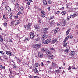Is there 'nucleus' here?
I'll use <instances>...</instances> for the list:
<instances>
[{"label": "nucleus", "mask_w": 78, "mask_h": 78, "mask_svg": "<svg viewBox=\"0 0 78 78\" xmlns=\"http://www.w3.org/2000/svg\"><path fill=\"white\" fill-rule=\"evenodd\" d=\"M19 21H16V24H15V25L16 26V25H18V24H19Z\"/></svg>", "instance_id": "72a5a7b5"}, {"label": "nucleus", "mask_w": 78, "mask_h": 78, "mask_svg": "<svg viewBox=\"0 0 78 78\" xmlns=\"http://www.w3.org/2000/svg\"><path fill=\"white\" fill-rule=\"evenodd\" d=\"M43 3L44 6L47 5V1L46 0H43Z\"/></svg>", "instance_id": "f3484780"}, {"label": "nucleus", "mask_w": 78, "mask_h": 78, "mask_svg": "<svg viewBox=\"0 0 78 78\" xmlns=\"http://www.w3.org/2000/svg\"><path fill=\"white\" fill-rule=\"evenodd\" d=\"M69 4H67L66 5V8H69Z\"/></svg>", "instance_id": "e433bc0d"}, {"label": "nucleus", "mask_w": 78, "mask_h": 78, "mask_svg": "<svg viewBox=\"0 0 78 78\" xmlns=\"http://www.w3.org/2000/svg\"><path fill=\"white\" fill-rule=\"evenodd\" d=\"M60 13V12L59 11H57L56 12V14H59Z\"/></svg>", "instance_id": "3c124183"}, {"label": "nucleus", "mask_w": 78, "mask_h": 78, "mask_svg": "<svg viewBox=\"0 0 78 78\" xmlns=\"http://www.w3.org/2000/svg\"><path fill=\"white\" fill-rule=\"evenodd\" d=\"M6 9L8 11H11V8H10L9 7H8V8H7Z\"/></svg>", "instance_id": "f704fd0d"}, {"label": "nucleus", "mask_w": 78, "mask_h": 78, "mask_svg": "<svg viewBox=\"0 0 78 78\" xmlns=\"http://www.w3.org/2000/svg\"><path fill=\"white\" fill-rule=\"evenodd\" d=\"M47 35H44L43 36V37H42V39L43 40H45V39L47 38Z\"/></svg>", "instance_id": "ddd939ff"}, {"label": "nucleus", "mask_w": 78, "mask_h": 78, "mask_svg": "<svg viewBox=\"0 0 78 78\" xmlns=\"http://www.w3.org/2000/svg\"><path fill=\"white\" fill-rule=\"evenodd\" d=\"M0 69H5V66L1 65L0 66Z\"/></svg>", "instance_id": "4be33fe9"}, {"label": "nucleus", "mask_w": 78, "mask_h": 78, "mask_svg": "<svg viewBox=\"0 0 78 78\" xmlns=\"http://www.w3.org/2000/svg\"><path fill=\"white\" fill-rule=\"evenodd\" d=\"M67 40H66V39L65 38V39H64L63 41V43H64V42L66 43V41H67Z\"/></svg>", "instance_id": "4d7b16f0"}, {"label": "nucleus", "mask_w": 78, "mask_h": 78, "mask_svg": "<svg viewBox=\"0 0 78 78\" xmlns=\"http://www.w3.org/2000/svg\"><path fill=\"white\" fill-rule=\"evenodd\" d=\"M71 69H72V67L69 66L67 69H68V70H71Z\"/></svg>", "instance_id": "c03bdc74"}, {"label": "nucleus", "mask_w": 78, "mask_h": 78, "mask_svg": "<svg viewBox=\"0 0 78 78\" xmlns=\"http://www.w3.org/2000/svg\"><path fill=\"white\" fill-rule=\"evenodd\" d=\"M34 66H35V67H37L38 66H39V64L37 63H36L35 64Z\"/></svg>", "instance_id": "7c9ffc66"}, {"label": "nucleus", "mask_w": 78, "mask_h": 78, "mask_svg": "<svg viewBox=\"0 0 78 78\" xmlns=\"http://www.w3.org/2000/svg\"><path fill=\"white\" fill-rule=\"evenodd\" d=\"M51 39H48L46 41H47V42H48H48H50V41H51Z\"/></svg>", "instance_id": "2f4dec72"}, {"label": "nucleus", "mask_w": 78, "mask_h": 78, "mask_svg": "<svg viewBox=\"0 0 78 78\" xmlns=\"http://www.w3.org/2000/svg\"><path fill=\"white\" fill-rule=\"evenodd\" d=\"M13 69H16V68H17V65L14 63V64H13Z\"/></svg>", "instance_id": "a878e982"}, {"label": "nucleus", "mask_w": 78, "mask_h": 78, "mask_svg": "<svg viewBox=\"0 0 78 78\" xmlns=\"http://www.w3.org/2000/svg\"><path fill=\"white\" fill-rule=\"evenodd\" d=\"M47 50V49H45L44 48H42L41 49V51H45V52H46Z\"/></svg>", "instance_id": "a211bd4d"}, {"label": "nucleus", "mask_w": 78, "mask_h": 78, "mask_svg": "<svg viewBox=\"0 0 78 78\" xmlns=\"http://www.w3.org/2000/svg\"><path fill=\"white\" fill-rule=\"evenodd\" d=\"M14 21H12L11 23V25H14Z\"/></svg>", "instance_id": "49530a36"}, {"label": "nucleus", "mask_w": 78, "mask_h": 78, "mask_svg": "<svg viewBox=\"0 0 78 78\" xmlns=\"http://www.w3.org/2000/svg\"><path fill=\"white\" fill-rule=\"evenodd\" d=\"M54 18V16H51L50 17V20H51V19H53Z\"/></svg>", "instance_id": "09e8293b"}, {"label": "nucleus", "mask_w": 78, "mask_h": 78, "mask_svg": "<svg viewBox=\"0 0 78 78\" xmlns=\"http://www.w3.org/2000/svg\"><path fill=\"white\" fill-rule=\"evenodd\" d=\"M49 58L50 59H52L53 58V55H51L49 57Z\"/></svg>", "instance_id": "bb28decb"}, {"label": "nucleus", "mask_w": 78, "mask_h": 78, "mask_svg": "<svg viewBox=\"0 0 78 78\" xmlns=\"http://www.w3.org/2000/svg\"><path fill=\"white\" fill-rule=\"evenodd\" d=\"M3 25L4 27H6L7 25V23L5 22L4 23Z\"/></svg>", "instance_id": "79ce46f5"}, {"label": "nucleus", "mask_w": 78, "mask_h": 78, "mask_svg": "<svg viewBox=\"0 0 78 78\" xmlns=\"http://www.w3.org/2000/svg\"><path fill=\"white\" fill-rule=\"evenodd\" d=\"M17 62L18 63H20L21 62V60L19 59V58L17 59Z\"/></svg>", "instance_id": "cd10ccee"}, {"label": "nucleus", "mask_w": 78, "mask_h": 78, "mask_svg": "<svg viewBox=\"0 0 78 78\" xmlns=\"http://www.w3.org/2000/svg\"><path fill=\"white\" fill-rule=\"evenodd\" d=\"M39 25H41V23H42V22H41V20H40L39 21Z\"/></svg>", "instance_id": "13d9d810"}, {"label": "nucleus", "mask_w": 78, "mask_h": 78, "mask_svg": "<svg viewBox=\"0 0 78 78\" xmlns=\"http://www.w3.org/2000/svg\"><path fill=\"white\" fill-rule=\"evenodd\" d=\"M19 9H20V5H19V4L17 3L15 5V10L17 11H18Z\"/></svg>", "instance_id": "f03ea898"}, {"label": "nucleus", "mask_w": 78, "mask_h": 78, "mask_svg": "<svg viewBox=\"0 0 78 78\" xmlns=\"http://www.w3.org/2000/svg\"><path fill=\"white\" fill-rule=\"evenodd\" d=\"M56 72L57 73H59V69H58L56 70Z\"/></svg>", "instance_id": "680f3d73"}, {"label": "nucleus", "mask_w": 78, "mask_h": 78, "mask_svg": "<svg viewBox=\"0 0 78 78\" xmlns=\"http://www.w3.org/2000/svg\"><path fill=\"white\" fill-rule=\"evenodd\" d=\"M5 8H6V9H7V8H8V7H9V6H8L7 5H5Z\"/></svg>", "instance_id": "69168bd1"}, {"label": "nucleus", "mask_w": 78, "mask_h": 78, "mask_svg": "<svg viewBox=\"0 0 78 78\" xmlns=\"http://www.w3.org/2000/svg\"><path fill=\"white\" fill-rule=\"evenodd\" d=\"M51 50H55V48L53 47H52L51 48Z\"/></svg>", "instance_id": "8fccbe9b"}, {"label": "nucleus", "mask_w": 78, "mask_h": 78, "mask_svg": "<svg viewBox=\"0 0 78 78\" xmlns=\"http://www.w3.org/2000/svg\"><path fill=\"white\" fill-rule=\"evenodd\" d=\"M69 36H68L67 37H66L65 39H66L68 40V39H69Z\"/></svg>", "instance_id": "052dcab7"}, {"label": "nucleus", "mask_w": 78, "mask_h": 78, "mask_svg": "<svg viewBox=\"0 0 78 78\" xmlns=\"http://www.w3.org/2000/svg\"><path fill=\"white\" fill-rule=\"evenodd\" d=\"M61 25L63 27L65 26V25H66V22H63L62 23L61 22Z\"/></svg>", "instance_id": "393cba45"}, {"label": "nucleus", "mask_w": 78, "mask_h": 78, "mask_svg": "<svg viewBox=\"0 0 78 78\" xmlns=\"http://www.w3.org/2000/svg\"><path fill=\"white\" fill-rule=\"evenodd\" d=\"M3 39L1 37V36H0V41L1 42H3Z\"/></svg>", "instance_id": "58836bf2"}, {"label": "nucleus", "mask_w": 78, "mask_h": 78, "mask_svg": "<svg viewBox=\"0 0 78 78\" xmlns=\"http://www.w3.org/2000/svg\"><path fill=\"white\" fill-rule=\"evenodd\" d=\"M0 53L2 55H4V54H5V52H4L3 51H0Z\"/></svg>", "instance_id": "c9c22d12"}, {"label": "nucleus", "mask_w": 78, "mask_h": 78, "mask_svg": "<svg viewBox=\"0 0 78 78\" xmlns=\"http://www.w3.org/2000/svg\"><path fill=\"white\" fill-rule=\"evenodd\" d=\"M33 70L35 74H37L38 73V70L37 69V68L36 67H34L33 68Z\"/></svg>", "instance_id": "423d86ee"}, {"label": "nucleus", "mask_w": 78, "mask_h": 78, "mask_svg": "<svg viewBox=\"0 0 78 78\" xmlns=\"http://www.w3.org/2000/svg\"><path fill=\"white\" fill-rule=\"evenodd\" d=\"M20 9H21V10H22V11H23V10H24V8H23V7H21L20 8Z\"/></svg>", "instance_id": "de8ad7c7"}, {"label": "nucleus", "mask_w": 78, "mask_h": 78, "mask_svg": "<svg viewBox=\"0 0 78 78\" xmlns=\"http://www.w3.org/2000/svg\"><path fill=\"white\" fill-rule=\"evenodd\" d=\"M3 58L5 59V60H6L8 59V56L6 55H3Z\"/></svg>", "instance_id": "aec40b11"}, {"label": "nucleus", "mask_w": 78, "mask_h": 78, "mask_svg": "<svg viewBox=\"0 0 78 78\" xmlns=\"http://www.w3.org/2000/svg\"><path fill=\"white\" fill-rule=\"evenodd\" d=\"M55 23V22L54 20H53L52 21H51L50 23V26L51 27L54 25V23Z\"/></svg>", "instance_id": "1a4fd4ad"}, {"label": "nucleus", "mask_w": 78, "mask_h": 78, "mask_svg": "<svg viewBox=\"0 0 78 78\" xmlns=\"http://www.w3.org/2000/svg\"><path fill=\"white\" fill-rule=\"evenodd\" d=\"M48 3L49 4H51V1L49 0L48 1Z\"/></svg>", "instance_id": "5fc2aeb1"}, {"label": "nucleus", "mask_w": 78, "mask_h": 78, "mask_svg": "<svg viewBox=\"0 0 78 78\" xmlns=\"http://www.w3.org/2000/svg\"><path fill=\"white\" fill-rule=\"evenodd\" d=\"M76 54V52L75 51H71L69 53V55L71 56H75Z\"/></svg>", "instance_id": "6e6552de"}, {"label": "nucleus", "mask_w": 78, "mask_h": 78, "mask_svg": "<svg viewBox=\"0 0 78 78\" xmlns=\"http://www.w3.org/2000/svg\"><path fill=\"white\" fill-rule=\"evenodd\" d=\"M38 56L39 58H43V56H44V55H43V54L42 53V52H40L38 54Z\"/></svg>", "instance_id": "0eeeda50"}, {"label": "nucleus", "mask_w": 78, "mask_h": 78, "mask_svg": "<svg viewBox=\"0 0 78 78\" xmlns=\"http://www.w3.org/2000/svg\"><path fill=\"white\" fill-rule=\"evenodd\" d=\"M31 23H29L27 26V29H29V28H30V27H31Z\"/></svg>", "instance_id": "4468645a"}, {"label": "nucleus", "mask_w": 78, "mask_h": 78, "mask_svg": "<svg viewBox=\"0 0 78 78\" xmlns=\"http://www.w3.org/2000/svg\"><path fill=\"white\" fill-rule=\"evenodd\" d=\"M39 40H40V38L39 37H38L36 39H35V42H37L39 41Z\"/></svg>", "instance_id": "5701e85b"}, {"label": "nucleus", "mask_w": 78, "mask_h": 78, "mask_svg": "<svg viewBox=\"0 0 78 78\" xmlns=\"http://www.w3.org/2000/svg\"><path fill=\"white\" fill-rule=\"evenodd\" d=\"M46 54L48 55V56H50L51 55V54L50 53V51L48 50L47 49V50H46Z\"/></svg>", "instance_id": "2eb2a0df"}, {"label": "nucleus", "mask_w": 78, "mask_h": 78, "mask_svg": "<svg viewBox=\"0 0 78 78\" xmlns=\"http://www.w3.org/2000/svg\"><path fill=\"white\" fill-rule=\"evenodd\" d=\"M70 31V29H68L66 32V35H68V34L69 33Z\"/></svg>", "instance_id": "412c9836"}, {"label": "nucleus", "mask_w": 78, "mask_h": 78, "mask_svg": "<svg viewBox=\"0 0 78 78\" xmlns=\"http://www.w3.org/2000/svg\"><path fill=\"white\" fill-rule=\"evenodd\" d=\"M9 41L10 42H12V40L11 39H10L9 40Z\"/></svg>", "instance_id": "e2e57ef3"}, {"label": "nucleus", "mask_w": 78, "mask_h": 78, "mask_svg": "<svg viewBox=\"0 0 78 78\" xmlns=\"http://www.w3.org/2000/svg\"><path fill=\"white\" fill-rule=\"evenodd\" d=\"M78 14H77V13H74L72 15V18H74L75 17H76V16H77V15Z\"/></svg>", "instance_id": "6ab92c4d"}, {"label": "nucleus", "mask_w": 78, "mask_h": 78, "mask_svg": "<svg viewBox=\"0 0 78 78\" xmlns=\"http://www.w3.org/2000/svg\"><path fill=\"white\" fill-rule=\"evenodd\" d=\"M3 19H4V20H6V16H5V15H3Z\"/></svg>", "instance_id": "6e6d98bb"}, {"label": "nucleus", "mask_w": 78, "mask_h": 78, "mask_svg": "<svg viewBox=\"0 0 78 78\" xmlns=\"http://www.w3.org/2000/svg\"><path fill=\"white\" fill-rule=\"evenodd\" d=\"M59 69H63V67H59Z\"/></svg>", "instance_id": "0e129e2a"}, {"label": "nucleus", "mask_w": 78, "mask_h": 78, "mask_svg": "<svg viewBox=\"0 0 78 78\" xmlns=\"http://www.w3.org/2000/svg\"><path fill=\"white\" fill-rule=\"evenodd\" d=\"M35 29H37V31L39 30V29H40V27L39 26V25L37 24L35 26Z\"/></svg>", "instance_id": "9b49d317"}, {"label": "nucleus", "mask_w": 78, "mask_h": 78, "mask_svg": "<svg viewBox=\"0 0 78 78\" xmlns=\"http://www.w3.org/2000/svg\"><path fill=\"white\" fill-rule=\"evenodd\" d=\"M41 45L42 44L40 43L36 44H33L32 46V47L33 48H36V50H37V49H39V48L41 47Z\"/></svg>", "instance_id": "f257e3e1"}, {"label": "nucleus", "mask_w": 78, "mask_h": 78, "mask_svg": "<svg viewBox=\"0 0 78 78\" xmlns=\"http://www.w3.org/2000/svg\"><path fill=\"white\" fill-rule=\"evenodd\" d=\"M3 9V8L2 7H0V11H2Z\"/></svg>", "instance_id": "864d4df0"}, {"label": "nucleus", "mask_w": 78, "mask_h": 78, "mask_svg": "<svg viewBox=\"0 0 78 78\" xmlns=\"http://www.w3.org/2000/svg\"><path fill=\"white\" fill-rule=\"evenodd\" d=\"M63 44H64L63 46L64 47H66V45H67V43H66L65 42H64V43L63 42Z\"/></svg>", "instance_id": "c756f323"}, {"label": "nucleus", "mask_w": 78, "mask_h": 78, "mask_svg": "<svg viewBox=\"0 0 78 78\" xmlns=\"http://www.w3.org/2000/svg\"><path fill=\"white\" fill-rule=\"evenodd\" d=\"M61 22L58 23L57 24V25H58V26H61Z\"/></svg>", "instance_id": "4c0bfd02"}, {"label": "nucleus", "mask_w": 78, "mask_h": 78, "mask_svg": "<svg viewBox=\"0 0 78 78\" xmlns=\"http://www.w3.org/2000/svg\"><path fill=\"white\" fill-rule=\"evenodd\" d=\"M72 69H76V68H75V67L74 66H72Z\"/></svg>", "instance_id": "338daca9"}, {"label": "nucleus", "mask_w": 78, "mask_h": 78, "mask_svg": "<svg viewBox=\"0 0 78 78\" xmlns=\"http://www.w3.org/2000/svg\"><path fill=\"white\" fill-rule=\"evenodd\" d=\"M22 14V12L20 11L18 12L17 13V15H20V14Z\"/></svg>", "instance_id": "603ef678"}, {"label": "nucleus", "mask_w": 78, "mask_h": 78, "mask_svg": "<svg viewBox=\"0 0 78 78\" xmlns=\"http://www.w3.org/2000/svg\"><path fill=\"white\" fill-rule=\"evenodd\" d=\"M43 43L44 44H48V42H47V40H45L44 41Z\"/></svg>", "instance_id": "ea45409f"}, {"label": "nucleus", "mask_w": 78, "mask_h": 78, "mask_svg": "<svg viewBox=\"0 0 78 78\" xmlns=\"http://www.w3.org/2000/svg\"><path fill=\"white\" fill-rule=\"evenodd\" d=\"M48 30V28H44L43 30V32L44 34L47 33V30Z\"/></svg>", "instance_id": "9d476101"}, {"label": "nucleus", "mask_w": 78, "mask_h": 78, "mask_svg": "<svg viewBox=\"0 0 78 78\" xmlns=\"http://www.w3.org/2000/svg\"><path fill=\"white\" fill-rule=\"evenodd\" d=\"M66 13H67V12L65 11H63L62 12V15H65V14H66Z\"/></svg>", "instance_id": "c85d7f7f"}, {"label": "nucleus", "mask_w": 78, "mask_h": 78, "mask_svg": "<svg viewBox=\"0 0 78 78\" xmlns=\"http://www.w3.org/2000/svg\"><path fill=\"white\" fill-rule=\"evenodd\" d=\"M12 17V14H11L9 16V19H12V18H11Z\"/></svg>", "instance_id": "a19ab883"}, {"label": "nucleus", "mask_w": 78, "mask_h": 78, "mask_svg": "<svg viewBox=\"0 0 78 78\" xmlns=\"http://www.w3.org/2000/svg\"><path fill=\"white\" fill-rule=\"evenodd\" d=\"M29 41V39H28V38H25V39L24 40V41L26 42H27V41Z\"/></svg>", "instance_id": "37998d69"}, {"label": "nucleus", "mask_w": 78, "mask_h": 78, "mask_svg": "<svg viewBox=\"0 0 78 78\" xmlns=\"http://www.w3.org/2000/svg\"><path fill=\"white\" fill-rule=\"evenodd\" d=\"M30 37L31 39H33L34 38V36H35V35H34V33L30 32Z\"/></svg>", "instance_id": "7ed1b4c3"}, {"label": "nucleus", "mask_w": 78, "mask_h": 78, "mask_svg": "<svg viewBox=\"0 0 78 78\" xmlns=\"http://www.w3.org/2000/svg\"><path fill=\"white\" fill-rule=\"evenodd\" d=\"M59 31V27H57L55 30L54 33L56 34V33H57Z\"/></svg>", "instance_id": "f8f14e48"}, {"label": "nucleus", "mask_w": 78, "mask_h": 78, "mask_svg": "<svg viewBox=\"0 0 78 78\" xmlns=\"http://www.w3.org/2000/svg\"><path fill=\"white\" fill-rule=\"evenodd\" d=\"M56 66V64H55L53 63L52 64V67H55Z\"/></svg>", "instance_id": "473e14b6"}, {"label": "nucleus", "mask_w": 78, "mask_h": 78, "mask_svg": "<svg viewBox=\"0 0 78 78\" xmlns=\"http://www.w3.org/2000/svg\"><path fill=\"white\" fill-rule=\"evenodd\" d=\"M41 66H44V64L42 62L41 63Z\"/></svg>", "instance_id": "774afa93"}, {"label": "nucleus", "mask_w": 78, "mask_h": 78, "mask_svg": "<svg viewBox=\"0 0 78 78\" xmlns=\"http://www.w3.org/2000/svg\"><path fill=\"white\" fill-rule=\"evenodd\" d=\"M41 16L42 17H45V11H41Z\"/></svg>", "instance_id": "20e7f679"}, {"label": "nucleus", "mask_w": 78, "mask_h": 78, "mask_svg": "<svg viewBox=\"0 0 78 78\" xmlns=\"http://www.w3.org/2000/svg\"><path fill=\"white\" fill-rule=\"evenodd\" d=\"M5 53L7 55L9 56H12V53L9 51H6Z\"/></svg>", "instance_id": "39448f33"}, {"label": "nucleus", "mask_w": 78, "mask_h": 78, "mask_svg": "<svg viewBox=\"0 0 78 78\" xmlns=\"http://www.w3.org/2000/svg\"><path fill=\"white\" fill-rule=\"evenodd\" d=\"M64 51H65V52H66V53H68V51H69V49H66Z\"/></svg>", "instance_id": "a18cd8bd"}, {"label": "nucleus", "mask_w": 78, "mask_h": 78, "mask_svg": "<svg viewBox=\"0 0 78 78\" xmlns=\"http://www.w3.org/2000/svg\"><path fill=\"white\" fill-rule=\"evenodd\" d=\"M50 62L49 61H48L47 62V64H50Z\"/></svg>", "instance_id": "bf43d9fd"}, {"label": "nucleus", "mask_w": 78, "mask_h": 78, "mask_svg": "<svg viewBox=\"0 0 78 78\" xmlns=\"http://www.w3.org/2000/svg\"><path fill=\"white\" fill-rule=\"evenodd\" d=\"M71 16H72V15L68 16L67 19V20L69 21V20H70Z\"/></svg>", "instance_id": "b1692460"}, {"label": "nucleus", "mask_w": 78, "mask_h": 78, "mask_svg": "<svg viewBox=\"0 0 78 78\" xmlns=\"http://www.w3.org/2000/svg\"><path fill=\"white\" fill-rule=\"evenodd\" d=\"M57 41V39H53L52 41V44H55V42H56Z\"/></svg>", "instance_id": "dca6fc26"}]
</instances>
